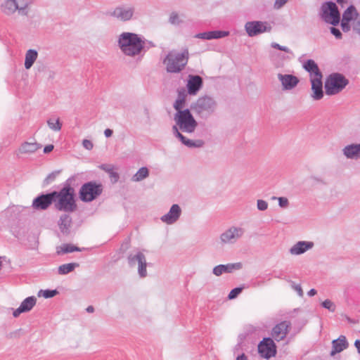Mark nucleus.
<instances>
[{
	"instance_id": "f257e3e1",
	"label": "nucleus",
	"mask_w": 360,
	"mask_h": 360,
	"mask_svg": "<svg viewBox=\"0 0 360 360\" xmlns=\"http://www.w3.org/2000/svg\"><path fill=\"white\" fill-rule=\"evenodd\" d=\"M174 120L176 124L172 127V133L184 145L188 148H201L204 146L205 142L202 140L188 139L179 131L180 130L182 132L191 134L195 131L198 126V122L189 109L176 112L174 115Z\"/></svg>"
},
{
	"instance_id": "f03ea898",
	"label": "nucleus",
	"mask_w": 360,
	"mask_h": 360,
	"mask_svg": "<svg viewBox=\"0 0 360 360\" xmlns=\"http://www.w3.org/2000/svg\"><path fill=\"white\" fill-rule=\"evenodd\" d=\"M73 177L69 178L64 186L58 191H54V208L60 212L72 213L77 210L75 191L71 184Z\"/></svg>"
},
{
	"instance_id": "7ed1b4c3",
	"label": "nucleus",
	"mask_w": 360,
	"mask_h": 360,
	"mask_svg": "<svg viewBox=\"0 0 360 360\" xmlns=\"http://www.w3.org/2000/svg\"><path fill=\"white\" fill-rule=\"evenodd\" d=\"M117 42L122 52L129 56L139 55L145 44L138 34L131 32H122L120 34Z\"/></svg>"
},
{
	"instance_id": "20e7f679",
	"label": "nucleus",
	"mask_w": 360,
	"mask_h": 360,
	"mask_svg": "<svg viewBox=\"0 0 360 360\" xmlns=\"http://www.w3.org/2000/svg\"><path fill=\"white\" fill-rule=\"evenodd\" d=\"M189 59L188 49L181 52L176 50L169 51L163 60L166 71L169 73H179L186 67Z\"/></svg>"
},
{
	"instance_id": "39448f33",
	"label": "nucleus",
	"mask_w": 360,
	"mask_h": 360,
	"mask_svg": "<svg viewBox=\"0 0 360 360\" xmlns=\"http://www.w3.org/2000/svg\"><path fill=\"white\" fill-rule=\"evenodd\" d=\"M217 106V102L214 97L205 95L199 97L191 105V110L200 118L207 120L216 112Z\"/></svg>"
},
{
	"instance_id": "423d86ee",
	"label": "nucleus",
	"mask_w": 360,
	"mask_h": 360,
	"mask_svg": "<svg viewBox=\"0 0 360 360\" xmlns=\"http://www.w3.org/2000/svg\"><path fill=\"white\" fill-rule=\"evenodd\" d=\"M101 183L91 181L84 183L79 188V198L84 202H90L98 198L103 193Z\"/></svg>"
},
{
	"instance_id": "0eeeda50",
	"label": "nucleus",
	"mask_w": 360,
	"mask_h": 360,
	"mask_svg": "<svg viewBox=\"0 0 360 360\" xmlns=\"http://www.w3.org/2000/svg\"><path fill=\"white\" fill-rule=\"evenodd\" d=\"M349 84V80L340 73L329 75L325 81L324 88L328 96L338 94Z\"/></svg>"
},
{
	"instance_id": "6e6552de",
	"label": "nucleus",
	"mask_w": 360,
	"mask_h": 360,
	"mask_svg": "<svg viewBox=\"0 0 360 360\" xmlns=\"http://www.w3.org/2000/svg\"><path fill=\"white\" fill-rule=\"evenodd\" d=\"M320 15L327 23L337 25L340 22V15L336 4L332 1H328L322 4Z\"/></svg>"
},
{
	"instance_id": "1a4fd4ad",
	"label": "nucleus",
	"mask_w": 360,
	"mask_h": 360,
	"mask_svg": "<svg viewBox=\"0 0 360 360\" xmlns=\"http://www.w3.org/2000/svg\"><path fill=\"white\" fill-rule=\"evenodd\" d=\"M29 4L28 1L19 4L17 0H4L0 6V9L4 14L8 16L13 15L16 11L20 15H27Z\"/></svg>"
},
{
	"instance_id": "9d476101",
	"label": "nucleus",
	"mask_w": 360,
	"mask_h": 360,
	"mask_svg": "<svg viewBox=\"0 0 360 360\" xmlns=\"http://www.w3.org/2000/svg\"><path fill=\"white\" fill-rule=\"evenodd\" d=\"M245 232L242 227L231 226L221 233L219 243L222 246L235 244L243 236Z\"/></svg>"
},
{
	"instance_id": "9b49d317",
	"label": "nucleus",
	"mask_w": 360,
	"mask_h": 360,
	"mask_svg": "<svg viewBox=\"0 0 360 360\" xmlns=\"http://www.w3.org/2000/svg\"><path fill=\"white\" fill-rule=\"evenodd\" d=\"M245 29L249 37H255L270 32L271 26L267 22L250 21L245 23Z\"/></svg>"
},
{
	"instance_id": "f8f14e48",
	"label": "nucleus",
	"mask_w": 360,
	"mask_h": 360,
	"mask_svg": "<svg viewBox=\"0 0 360 360\" xmlns=\"http://www.w3.org/2000/svg\"><path fill=\"white\" fill-rule=\"evenodd\" d=\"M135 8L130 5H120L114 8L112 11L109 12V15L116 18L118 20L125 22L130 20L134 13Z\"/></svg>"
},
{
	"instance_id": "ddd939ff",
	"label": "nucleus",
	"mask_w": 360,
	"mask_h": 360,
	"mask_svg": "<svg viewBox=\"0 0 360 360\" xmlns=\"http://www.w3.org/2000/svg\"><path fill=\"white\" fill-rule=\"evenodd\" d=\"M54 191L46 194H41L32 201V207L37 210H46L52 204L54 205Z\"/></svg>"
},
{
	"instance_id": "4468645a",
	"label": "nucleus",
	"mask_w": 360,
	"mask_h": 360,
	"mask_svg": "<svg viewBox=\"0 0 360 360\" xmlns=\"http://www.w3.org/2000/svg\"><path fill=\"white\" fill-rule=\"evenodd\" d=\"M258 352L261 356L269 359L276 354V347L274 340L270 338H264L258 345Z\"/></svg>"
},
{
	"instance_id": "2eb2a0df",
	"label": "nucleus",
	"mask_w": 360,
	"mask_h": 360,
	"mask_svg": "<svg viewBox=\"0 0 360 360\" xmlns=\"http://www.w3.org/2000/svg\"><path fill=\"white\" fill-rule=\"evenodd\" d=\"M128 261L130 264V266H135L137 263L139 264V274L141 278L146 277L147 275V271H146V260L145 255L142 253L139 252L136 255H130L128 257Z\"/></svg>"
},
{
	"instance_id": "dca6fc26",
	"label": "nucleus",
	"mask_w": 360,
	"mask_h": 360,
	"mask_svg": "<svg viewBox=\"0 0 360 360\" xmlns=\"http://www.w3.org/2000/svg\"><path fill=\"white\" fill-rule=\"evenodd\" d=\"M290 326L291 323L288 321H283L276 324L272 329V338L278 342L283 340L286 337Z\"/></svg>"
},
{
	"instance_id": "f3484780",
	"label": "nucleus",
	"mask_w": 360,
	"mask_h": 360,
	"mask_svg": "<svg viewBox=\"0 0 360 360\" xmlns=\"http://www.w3.org/2000/svg\"><path fill=\"white\" fill-rule=\"evenodd\" d=\"M203 81L199 75H191L188 76L187 82L188 93L190 95L195 96L198 94L200 89L202 87Z\"/></svg>"
},
{
	"instance_id": "a211bd4d",
	"label": "nucleus",
	"mask_w": 360,
	"mask_h": 360,
	"mask_svg": "<svg viewBox=\"0 0 360 360\" xmlns=\"http://www.w3.org/2000/svg\"><path fill=\"white\" fill-rule=\"evenodd\" d=\"M278 79L282 84L283 90H291L299 83V79L292 75L278 73Z\"/></svg>"
},
{
	"instance_id": "6ab92c4d",
	"label": "nucleus",
	"mask_w": 360,
	"mask_h": 360,
	"mask_svg": "<svg viewBox=\"0 0 360 360\" xmlns=\"http://www.w3.org/2000/svg\"><path fill=\"white\" fill-rule=\"evenodd\" d=\"M181 214V210L179 205L174 204L170 207L169 211L161 217L162 221L167 224H172L175 223L180 217Z\"/></svg>"
},
{
	"instance_id": "aec40b11",
	"label": "nucleus",
	"mask_w": 360,
	"mask_h": 360,
	"mask_svg": "<svg viewBox=\"0 0 360 360\" xmlns=\"http://www.w3.org/2000/svg\"><path fill=\"white\" fill-rule=\"evenodd\" d=\"M37 299L34 296H30L25 298L20 304V307L13 312L14 317H18L22 313L28 312L35 306Z\"/></svg>"
},
{
	"instance_id": "412c9836",
	"label": "nucleus",
	"mask_w": 360,
	"mask_h": 360,
	"mask_svg": "<svg viewBox=\"0 0 360 360\" xmlns=\"http://www.w3.org/2000/svg\"><path fill=\"white\" fill-rule=\"evenodd\" d=\"M310 81L311 83V90L313 91L311 94L312 98L316 101L321 99L323 96L322 76L311 77L310 78Z\"/></svg>"
},
{
	"instance_id": "4be33fe9",
	"label": "nucleus",
	"mask_w": 360,
	"mask_h": 360,
	"mask_svg": "<svg viewBox=\"0 0 360 360\" xmlns=\"http://www.w3.org/2000/svg\"><path fill=\"white\" fill-rule=\"evenodd\" d=\"M343 155L350 160L360 159V143H352L345 146L342 150Z\"/></svg>"
},
{
	"instance_id": "5701e85b",
	"label": "nucleus",
	"mask_w": 360,
	"mask_h": 360,
	"mask_svg": "<svg viewBox=\"0 0 360 360\" xmlns=\"http://www.w3.org/2000/svg\"><path fill=\"white\" fill-rule=\"evenodd\" d=\"M314 247V243L311 241H299L292 246L289 250L292 255H299L306 252Z\"/></svg>"
},
{
	"instance_id": "b1692460",
	"label": "nucleus",
	"mask_w": 360,
	"mask_h": 360,
	"mask_svg": "<svg viewBox=\"0 0 360 360\" xmlns=\"http://www.w3.org/2000/svg\"><path fill=\"white\" fill-rule=\"evenodd\" d=\"M72 220L70 215V213L64 212L62 214L58 220V226L60 231L65 235H68L70 232V228L72 226Z\"/></svg>"
},
{
	"instance_id": "393cba45",
	"label": "nucleus",
	"mask_w": 360,
	"mask_h": 360,
	"mask_svg": "<svg viewBox=\"0 0 360 360\" xmlns=\"http://www.w3.org/2000/svg\"><path fill=\"white\" fill-rule=\"evenodd\" d=\"M348 347L346 338L343 335H340L337 340H334L332 342V350L330 355L334 356L337 353H340Z\"/></svg>"
},
{
	"instance_id": "a878e982",
	"label": "nucleus",
	"mask_w": 360,
	"mask_h": 360,
	"mask_svg": "<svg viewBox=\"0 0 360 360\" xmlns=\"http://www.w3.org/2000/svg\"><path fill=\"white\" fill-rule=\"evenodd\" d=\"M41 148V145L36 141L23 142L18 148V153L20 154H32Z\"/></svg>"
},
{
	"instance_id": "bb28decb",
	"label": "nucleus",
	"mask_w": 360,
	"mask_h": 360,
	"mask_svg": "<svg viewBox=\"0 0 360 360\" xmlns=\"http://www.w3.org/2000/svg\"><path fill=\"white\" fill-rule=\"evenodd\" d=\"M304 68L310 73V78L322 76V74L314 60H307L304 64Z\"/></svg>"
},
{
	"instance_id": "cd10ccee",
	"label": "nucleus",
	"mask_w": 360,
	"mask_h": 360,
	"mask_svg": "<svg viewBox=\"0 0 360 360\" xmlns=\"http://www.w3.org/2000/svg\"><path fill=\"white\" fill-rule=\"evenodd\" d=\"M38 56V53L34 49H29L25 53V68L27 70L31 68Z\"/></svg>"
},
{
	"instance_id": "c85d7f7f",
	"label": "nucleus",
	"mask_w": 360,
	"mask_h": 360,
	"mask_svg": "<svg viewBox=\"0 0 360 360\" xmlns=\"http://www.w3.org/2000/svg\"><path fill=\"white\" fill-rule=\"evenodd\" d=\"M186 102V93L184 89L181 91H179L178 97L175 101L173 107L176 110V112H179V111H184L185 109L184 105Z\"/></svg>"
},
{
	"instance_id": "c756f323",
	"label": "nucleus",
	"mask_w": 360,
	"mask_h": 360,
	"mask_svg": "<svg viewBox=\"0 0 360 360\" xmlns=\"http://www.w3.org/2000/svg\"><path fill=\"white\" fill-rule=\"evenodd\" d=\"M148 175V169L146 167H143L140 168L137 172L131 177V181L134 182H139L147 178Z\"/></svg>"
},
{
	"instance_id": "7c9ffc66",
	"label": "nucleus",
	"mask_w": 360,
	"mask_h": 360,
	"mask_svg": "<svg viewBox=\"0 0 360 360\" xmlns=\"http://www.w3.org/2000/svg\"><path fill=\"white\" fill-rule=\"evenodd\" d=\"M359 15H359L356 12V8L354 6H350L343 13L342 19L345 21L350 22L354 18V16L356 18L357 16Z\"/></svg>"
},
{
	"instance_id": "2f4dec72",
	"label": "nucleus",
	"mask_w": 360,
	"mask_h": 360,
	"mask_svg": "<svg viewBox=\"0 0 360 360\" xmlns=\"http://www.w3.org/2000/svg\"><path fill=\"white\" fill-rule=\"evenodd\" d=\"M75 251H80V249L72 244H63L61 246L57 248V254L62 255L72 252Z\"/></svg>"
},
{
	"instance_id": "473e14b6",
	"label": "nucleus",
	"mask_w": 360,
	"mask_h": 360,
	"mask_svg": "<svg viewBox=\"0 0 360 360\" xmlns=\"http://www.w3.org/2000/svg\"><path fill=\"white\" fill-rule=\"evenodd\" d=\"M79 266L77 263H69L62 264L58 267V274L60 275L68 274L72 271L75 267Z\"/></svg>"
},
{
	"instance_id": "72a5a7b5",
	"label": "nucleus",
	"mask_w": 360,
	"mask_h": 360,
	"mask_svg": "<svg viewBox=\"0 0 360 360\" xmlns=\"http://www.w3.org/2000/svg\"><path fill=\"white\" fill-rule=\"evenodd\" d=\"M101 168L109 174L110 177L112 180H113L115 182L117 181L119 179V175L116 172L113 170V168L110 165H103L101 166Z\"/></svg>"
},
{
	"instance_id": "f704fd0d",
	"label": "nucleus",
	"mask_w": 360,
	"mask_h": 360,
	"mask_svg": "<svg viewBox=\"0 0 360 360\" xmlns=\"http://www.w3.org/2000/svg\"><path fill=\"white\" fill-rule=\"evenodd\" d=\"M58 294V291L56 290H41L38 292V296H43L44 298H51L54 297Z\"/></svg>"
},
{
	"instance_id": "c9c22d12",
	"label": "nucleus",
	"mask_w": 360,
	"mask_h": 360,
	"mask_svg": "<svg viewBox=\"0 0 360 360\" xmlns=\"http://www.w3.org/2000/svg\"><path fill=\"white\" fill-rule=\"evenodd\" d=\"M47 124L50 129H51L53 131H59L61 129V123L60 122L59 119H57L56 120H53L52 119H50L47 121Z\"/></svg>"
},
{
	"instance_id": "e433bc0d",
	"label": "nucleus",
	"mask_w": 360,
	"mask_h": 360,
	"mask_svg": "<svg viewBox=\"0 0 360 360\" xmlns=\"http://www.w3.org/2000/svg\"><path fill=\"white\" fill-rule=\"evenodd\" d=\"M225 270L226 273H231L234 270H238L242 268V264L240 262L227 264H224Z\"/></svg>"
},
{
	"instance_id": "4c0bfd02",
	"label": "nucleus",
	"mask_w": 360,
	"mask_h": 360,
	"mask_svg": "<svg viewBox=\"0 0 360 360\" xmlns=\"http://www.w3.org/2000/svg\"><path fill=\"white\" fill-rule=\"evenodd\" d=\"M59 173L60 171H54L49 174L44 180V186H47L54 181Z\"/></svg>"
},
{
	"instance_id": "58836bf2",
	"label": "nucleus",
	"mask_w": 360,
	"mask_h": 360,
	"mask_svg": "<svg viewBox=\"0 0 360 360\" xmlns=\"http://www.w3.org/2000/svg\"><path fill=\"white\" fill-rule=\"evenodd\" d=\"M243 287L235 288L231 290L228 295L229 300H233L238 297V295L243 291Z\"/></svg>"
},
{
	"instance_id": "ea45409f",
	"label": "nucleus",
	"mask_w": 360,
	"mask_h": 360,
	"mask_svg": "<svg viewBox=\"0 0 360 360\" xmlns=\"http://www.w3.org/2000/svg\"><path fill=\"white\" fill-rule=\"evenodd\" d=\"M321 305L323 307L328 309L331 312H334L335 311V305L330 300H326L322 302Z\"/></svg>"
},
{
	"instance_id": "a19ab883",
	"label": "nucleus",
	"mask_w": 360,
	"mask_h": 360,
	"mask_svg": "<svg viewBox=\"0 0 360 360\" xmlns=\"http://www.w3.org/2000/svg\"><path fill=\"white\" fill-rule=\"evenodd\" d=\"M290 286L291 288L297 292V295L300 297H302L303 295H304V292H303V290H302V288L301 287V285L300 284H296L294 281H290Z\"/></svg>"
},
{
	"instance_id": "79ce46f5",
	"label": "nucleus",
	"mask_w": 360,
	"mask_h": 360,
	"mask_svg": "<svg viewBox=\"0 0 360 360\" xmlns=\"http://www.w3.org/2000/svg\"><path fill=\"white\" fill-rule=\"evenodd\" d=\"M212 273L217 276H219L222 275L224 273H226L224 264H219L214 267Z\"/></svg>"
},
{
	"instance_id": "37998d69",
	"label": "nucleus",
	"mask_w": 360,
	"mask_h": 360,
	"mask_svg": "<svg viewBox=\"0 0 360 360\" xmlns=\"http://www.w3.org/2000/svg\"><path fill=\"white\" fill-rule=\"evenodd\" d=\"M169 21L172 25H179L181 22L179 19V16L176 13L174 12L171 13Z\"/></svg>"
},
{
	"instance_id": "c03bdc74",
	"label": "nucleus",
	"mask_w": 360,
	"mask_h": 360,
	"mask_svg": "<svg viewBox=\"0 0 360 360\" xmlns=\"http://www.w3.org/2000/svg\"><path fill=\"white\" fill-rule=\"evenodd\" d=\"M268 202L264 200H257V207L259 211H265L268 209Z\"/></svg>"
},
{
	"instance_id": "a18cd8bd",
	"label": "nucleus",
	"mask_w": 360,
	"mask_h": 360,
	"mask_svg": "<svg viewBox=\"0 0 360 360\" xmlns=\"http://www.w3.org/2000/svg\"><path fill=\"white\" fill-rule=\"evenodd\" d=\"M272 199L273 200L278 199V205L281 207L286 208L289 205L288 198H286L285 197H279V198L273 197Z\"/></svg>"
},
{
	"instance_id": "49530a36",
	"label": "nucleus",
	"mask_w": 360,
	"mask_h": 360,
	"mask_svg": "<svg viewBox=\"0 0 360 360\" xmlns=\"http://www.w3.org/2000/svg\"><path fill=\"white\" fill-rule=\"evenodd\" d=\"M195 37L198 38V39L210 40V39H212L211 31L210 32L198 33V34H195Z\"/></svg>"
},
{
	"instance_id": "de8ad7c7",
	"label": "nucleus",
	"mask_w": 360,
	"mask_h": 360,
	"mask_svg": "<svg viewBox=\"0 0 360 360\" xmlns=\"http://www.w3.org/2000/svg\"><path fill=\"white\" fill-rule=\"evenodd\" d=\"M271 46L272 48L278 49L280 51H283L286 53H291V51L289 48H288L287 46H281L276 42H272Z\"/></svg>"
},
{
	"instance_id": "09e8293b",
	"label": "nucleus",
	"mask_w": 360,
	"mask_h": 360,
	"mask_svg": "<svg viewBox=\"0 0 360 360\" xmlns=\"http://www.w3.org/2000/svg\"><path fill=\"white\" fill-rule=\"evenodd\" d=\"M353 30L360 35V15L355 18L353 22Z\"/></svg>"
},
{
	"instance_id": "8fccbe9b",
	"label": "nucleus",
	"mask_w": 360,
	"mask_h": 360,
	"mask_svg": "<svg viewBox=\"0 0 360 360\" xmlns=\"http://www.w3.org/2000/svg\"><path fill=\"white\" fill-rule=\"evenodd\" d=\"M289 0H276L274 4L275 9L281 8Z\"/></svg>"
},
{
	"instance_id": "3c124183",
	"label": "nucleus",
	"mask_w": 360,
	"mask_h": 360,
	"mask_svg": "<svg viewBox=\"0 0 360 360\" xmlns=\"http://www.w3.org/2000/svg\"><path fill=\"white\" fill-rule=\"evenodd\" d=\"M330 32L331 34H333L337 39H341L342 38V33L340 31L339 29L335 27H331L330 28Z\"/></svg>"
},
{
	"instance_id": "603ef678",
	"label": "nucleus",
	"mask_w": 360,
	"mask_h": 360,
	"mask_svg": "<svg viewBox=\"0 0 360 360\" xmlns=\"http://www.w3.org/2000/svg\"><path fill=\"white\" fill-rule=\"evenodd\" d=\"M309 179H310L313 183H316V184H325L323 179L322 177L319 176L311 175V176L309 177Z\"/></svg>"
},
{
	"instance_id": "864d4df0",
	"label": "nucleus",
	"mask_w": 360,
	"mask_h": 360,
	"mask_svg": "<svg viewBox=\"0 0 360 360\" xmlns=\"http://www.w3.org/2000/svg\"><path fill=\"white\" fill-rule=\"evenodd\" d=\"M82 146H84V148H85L86 149L89 150H91L94 147L93 143L88 139L83 140Z\"/></svg>"
},
{
	"instance_id": "5fc2aeb1",
	"label": "nucleus",
	"mask_w": 360,
	"mask_h": 360,
	"mask_svg": "<svg viewBox=\"0 0 360 360\" xmlns=\"http://www.w3.org/2000/svg\"><path fill=\"white\" fill-rule=\"evenodd\" d=\"M341 27H342V29L344 32H347L350 29V26H349V22L348 21H345L343 19H342V22H341Z\"/></svg>"
},
{
	"instance_id": "6e6d98bb",
	"label": "nucleus",
	"mask_w": 360,
	"mask_h": 360,
	"mask_svg": "<svg viewBox=\"0 0 360 360\" xmlns=\"http://www.w3.org/2000/svg\"><path fill=\"white\" fill-rule=\"evenodd\" d=\"M13 211L11 209H6L1 212V216L4 218H10L12 217Z\"/></svg>"
},
{
	"instance_id": "4d7b16f0",
	"label": "nucleus",
	"mask_w": 360,
	"mask_h": 360,
	"mask_svg": "<svg viewBox=\"0 0 360 360\" xmlns=\"http://www.w3.org/2000/svg\"><path fill=\"white\" fill-rule=\"evenodd\" d=\"M53 148L54 146L52 144L47 145L44 148V153H49L53 150Z\"/></svg>"
},
{
	"instance_id": "13d9d810",
	"label": "nucleus",
	"mask_w": 360,
	"mask_h": 360,
	"mask_svg": "<svg viewBox=\"0 0 360 360\" xmlns=\"http://www.w3.org/2000/svg\"><path fill=\"white\" fill-rule=\"evenodd\" d=\"M212 39H220V31H211Z\"/></svg>"
},
{
	"instance_id": "bf43d9fd",
	"label": "nucleus",
	"mask_w": 360,
	"mask_h": 360,
	"mask_svg": "<svg viewBox=\"0 0 360 360\" xmlns=\"http://www.w3.org/2000/svg\"><path fill=\"white\" fill-rule=\"evenodd\" d=\"M113 134V131L112 129H106L105 131H104V134L105 136L108 138V137H110Z\"/></svg>"
},
{
	"instance_id": "052dcab7",
	"label": "nucleus",
	"mask_w": 360,
	"mask_h": 360,
	"mask_svg": "<svg viewBox=\"0 0 360 360\" xmlns=\"http://www.w3.org/2000/svg\"><path fill=\"white\" fill-rule=\"evenodd\" d=\"M354 346L357 349L358 353L360 354V340H356L354 342Z\"/></svg>"
},
{
	"instance_id": "680f3d73",
	"label": "nucleus",
	"mask_w": 360,
	"mask_h": 360,
	"mask_svg": "<svg viewBox=\"0 0 360 360\" xmlns=\"http://www.w3.org/2000/svg\"><path fill=\"white\" fill-rule=\"evenodd\" d=\"M248 357L245 354H242L237 356L236 360H247Z\"/></svg>"
},
{
	"instance_id": "e2e57ef3",
	"label": "nucleus",
	"mask_w": 360,
	"mask_h": 360,
	"mask_svg": "<svg viewBox=\"0 0 360 360\" xmlns=\"http://www.w3.org/2000/svg\"><path fill=\"white\" fill-rule=\"evenodd\" d=\"M307 294L309 296H314L316 294V290L314 288L311 289Z\"/></svg>"
},
{
	"instance_id": "0e129e2a",
	"label": "nucleus",
	"mask_w": 360,
	"mask_h": 360,
	"mask_svg": "<svg viewBox=\"0 0 360 360\" xmlns=\"http://www.w3.org/2000/svg\"><path fill=\"white\" fill-rule=\"evenodd\" d=\"M220 38H223L224 37H226L229 35V32H226V31H220Z\"/></svg>"
},
{
	"instance_id": "69168bd1",
	"label": "nucleus",
	"mask_w": 360,
	"mask_h": 360,
	"mask_svg": "<svg viewBox=\"0 0 360 360\" xmlns=\"http://www.w3.org/2000/svg\"><path fill=\"white\" fill-rule=\"evenodd\" d=\"M86 310L89 313H93L94 311V308L93 306H89Z\"/></svg>"
},
{
	"instance_id": "338daca9",
	"label": "nucleus",
	"mask_w": 360,
	"mask_h": 360,
	"mask_svg": "<svg viewBox=\"0 0 360 360\" xmlns=\"http://www.w3.org/2000/svg\"><path fill=\"white\" fill-rule=\"evenodd\" d=\"M337 2L340 4H342L345 2H347V0H337Z\"/></svg>"
}]
</instances>
